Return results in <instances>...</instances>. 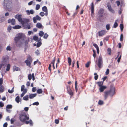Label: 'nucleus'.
I'll use <instances>...</instances> for the list:
<instances>
[{"mask_svg": "<svg viewBox=\"0 0 127 127\" xmlns=\"http://www.w3.org/2000/svg\"><path fill=\"white\" fill-rule=\"evenodd\" d=\"M29 115H27L24 112H22L20 115V121L23 122H25L26 124H29L28 121L26 120H29Z\"/></svg>", "mask_w": 127, "mask_h": 127, "instance_id": "f257e3e1", "label": "nucleus"}, {"mask_svg": "<svg viewBox=\"0 0 127 127\" xmlns=\"http://www.w3.org/2000/svg\"><path fill=\"white\" fill-rule=\"evenodd\" d=\"M21 39L25 41L26 38L25 35L22 33H19L17 34L16 36L14 38L15 42L17 43L18 41Z\"/></svg>", "mask_w": 127, "mask_h": 127, "instance_id": "f03ea898", "label": "nucleus"}, {"mask_svg": "<svg viewBox=\"0 0 127 127\" xmlns=\"http://www.w3.org/2000/svg\"><path fill=\"white\" fill-rule=\"evenodd\" d=\"M11 0H4V6L5 8L9 11H10L12 8Z\"/></svg>", "mask_w": 127, "mask_h": 127, "instance_id": "7ed1b4c3", "label": "nucleus"}, {"mask_svg": "<svg viewBox=\"0 0 127 127\" xmlns=\"http://www.w3.org/2000/svg\"><path fill=\"white\" fill-rule=\"evenodd\" d=\"M115 87H112L111 89L109 91H107L105 92V98L106 99L107 97V95L109 94L111 95H114L115 93Z\"/></svg>", "mask_w": 127, "mask_h": 127, "instance_id": "20e7f679", "label": "nucleus"}, {"mask_svg": "<svg viewBox=\"0 0 127 127\" xmlns=\"http://www.w3.org/2000/svg\"><path fill=\"white\" fill-rule=\"evenodd\" d=\"M103 64V59L101 55H100L97 59V65L99 68H100Z\"/></svg>", "mask_w": 127, "mask_h": 127, "instance_id": "39448f33", "label": "nucleus"}, {"mask_svg": "<svg viewBox=\"0 0 127 127\" xmlns=\"http://www.w3.org/2000/svg\"><path fill=\"white\" fill-rule=\"evenodd\" d=\"M9 57L6 56H3L2 58L1 61V62L4 64L6 65V63L8 61Z\"/></svg>", "mask_w": 127, "mask_h": 127, "instance_id": "423d86ee", "label": "nucleus"}, {"mask_svg": "<svg viewBox=\"0 0 127 127\" xmlns=\"http://www.w3.org/2000/svg\"><path fill=\"white\" fill-rule=\"evenodd\" d=\"M30 21V19L27 18H23V19L21 23L22 25L23 26L28 24Z\"/></svg>", "mask_w": 127, "mask_h": 127, "instance_id": "0eeeda50", "label": "nucleus"}, {"mask_svg": "<svg viewBox=\"0 0 127 127\" xmlns=\"http://www.w3.org/2000/svg\"><path fill=\"white\" fill-rule=\"evenodd\" d=\"M41 19V17L38 15L36 16L33 18V22L34 23H36L37 22V20L40 21Z\"/></svg>", "mask_w": 127, "mask_h": 127, "instance_id": "6e6552de", "label": "nucleus"}, {"mask_svg": "<svg viewBox=\"0 0 127 127\" xmlns=\"http://www.w3.org/2000/svg\"><path fill=\"white\" fill-rule=\"evenodd\" d=\"M15 18L18 19V21L20 22L21 23L23 19L22 18V15H17L15 16Z\"/></svg>", "mask_w": 127, "mask_h": 127, "instance_id": "1a4fd4ad", "label": "nucleus"}, {"mask_svg": "<svg viewBox=\"0 0 127 127\" xmlns=\"http://www.w3.org/2000/svg\"><path fill=\"white\" fill-rule=\"evenodd\" d=\"M107 5L109 10L112 13H114V11L112 8L110 3H107Z\"/></svg>", "mask_w": 127, "mask_h": 127, "instance_id": "9d476101", "label": "nucleus"}, {"mask_svg": "<svg viewBox=\"0 0 127 127\" xmlns=\"http://www.w3.org/2000/svg\"><path fill=\"white\" fill-rule=\"evenodd\" d=\"M8 23H10L12 25H14L15 24V20L14 19H9L8 20Z\"/></svg>", "mask_w": 127, "mask_h": 127, "instance_id": "9b49d317", "label": "nucleus"}, {"mask_svg": "<svg viewBox=\"0 0 127 127\" xmlns=\"http://www.w3.org/2000/svg\"><path fill=\"white\" fill-rule=\"evenodd\" d=\"M27 14L28 15H29L30 14H33L34 12V10L32 9H31L30 10H27L26 11Z\"/></svg>", "mask_w": 127, "mask_h": 127, "instance_id": "f8f14e48", "label": "nucleus"}, {"mask_svg": "<svg viewBox=\"0 0 127 127\" xmlns=\"http://www.w3.org/2000/svg\"><path fill=\"white\" fill-rule=\"evenodd\" d=\"M104 12V10L102 8L100 9L98 12V14L100 17H102Z\"/></svg>", "mask_w": 127, "mask_h": 127, "instance_id": "ddd939ff", "label": "nucleus"}, {"mask_svg": "<svg viewBox=\"0 0 127 127\" xmlns=\"http://www.w3.org/2000/svg\"><path fill=\"white\" fill-rule=\"evenodd\" d=\"M42 10L46 13V16H47L48 14L47 8L46 6H44L42 8Z\"/></svg>", "mask_w": 127, "mask_h": 127, "instance_id": "4468645a", "label": "nucleus"}, {"mask_svg": "<svg viewBox=\"0 0 127 127\" xmlns=\"http://www.w3.org/2000/svg\"><path fill=\"white\" fill-rule=\"evenodd\" d=\"M106 88V87L105 86H103L99 88V90L100 92H103L104 90Z\"/></svg>", "mask_w": 127, "mask_h": 127, "instance_id": "2eb2a0df", "label": "nucleus"}, {"mask_svg": "<svg viewBox=\"0 0 127 127\" xmlns=\"http://www.w3.org/2000/svg\"><path fill=\"white\" fill-rule=\"evenodd\" d=\"M94 5L93 3L92 2L91 4V16H93L94 15Z\"/></svg>", "mask_w": 127, "mask_h": 127, "instance_id": "dca6fc26", "label": "nucleus"}, {"mask_svg": "<svg viewBox=\"0 0 127 127\" xmlns=\"http://www.w3.org/2000/svg\"><path fill=\"white\" fill-rule=\"evenodd\" d=\"M37 95L36 94H29V97L30 99H32L35 97Z\"/></svg>", "mask_w": 127, "mask_h": 127, "instance_id": "f3484780", "label": "nucleus"}, {"mask_svg": "<svg viewBox=\"0 0 127 127\" xmlns=\"http://www.w3.org/2000/svg\"><path fill=\"white\" fill-rule=\"evenodd\" d=\"M106 32L105 30L101 31L99 32V36H102L104 35Z\"/></svg>", "mask_w": 127, "mask_h": 127, "instance_id": "a211bd4d", "label": "nucleus"}, {"mask_svg": "<svg viewBox=\"0 0 127 127\" xmlns=\"http://www.w3.org/2000/svg\"><path fill=\"white\" fill-rule=\"evenodd\" d=\"M23 27L26 29H29L31 28L30 25L29 24H28V23L23 26Z\"/></svg>", "mask_w": 127, "mask_h": 127, "instance_id": "6ab92c4d", "label": "nucleus"}, {"mask_svg": "<svg viewBox=\"0 0 127 127\" xmlns=\"http://www.w3.org/2000/svg\"><path fill=\"white\" fill-rule=\"evenodd\" d=\"M36 27L39 29L42 28L43 27L42 25L39 23H37Z\"/></svg>", "mask_w": 127, "mask_h": 127, "instance_id": "aec40b11", "label": "nucleus"}, {"mask_svg": "<svg viewBox=\"0 0 127 127\" xmlns=\"http://www.w3.org/2000/svg\"><path fill=\"white\" fill-rule=\"evenodd\" d=\"M103 83V82H98L96 83V84H97L99 88L103 86L102 85Z\"/></svg>", "mask_w": 127, "mask_h": 127, "instance_id": "412c9836", "label": "nucleus"}, {"mask_svg": "<svg viewBox=\"0 0 127 127\" xmlns=\"http://www.w3.org/2000/svg\"><path fill=\"white\" fill-rule=\"evenodd\" d=\"M21 28V26L19 25H16L12 27L13 29H20Z\"/></svg>", "mask_w": 127, "mask_h": 127, "instance_id": "4be33fe9", "label": "nucleus"}, {"mask_svg": "<svg viewBox=\"0 0 127 127\" xmlns=\"http://www.w3.org/2000/svg\"><path fill=\"white\" fill-rule=\"evenodd\" d=\"M15 100L17 103H19L20 101L19 96H17L15 98Z\"/></svg>", "mask_w": 127, "mask_h": 127, "instance_id": "5701e85b", "label": "nucleus"}, {"mask_svg": "<svg viewBox=\"0 0 127 127\" xmlns=\"http://www.w3.org/2000/svg\"><path fill=\"white\" fill-rule=\"evenodd\" d=\"M4 87L3 86H0V93H2L3 92L4 90Z\"/></svg>", "mask_w": 127, "mask_h": 127, "instance_id": "b1692460", "label": "nucleus"}, {"mask_svg": "<svg viewBox=\"0 0 127 127\" xmlns=\"http://www.w3.org/2000/svg\"><path fill=\"white\" fill-rule=\"evenodd\" d=\"M13 69L14 71H18L20 70L19 68L18 67H16L15 66H13Z\"/></svg>", "mask_w": 127, "mask_h": 127, "instance_id": "393cba45", "label": "nucleus"}, {"mask_svg": "<svg viewBox=\"0 0 127 127\" xmlns=\"http://www.w3.org/2000/svg\"><path fill=\"white\" fill-rule=\"evenodd\" d=\"M25 62L26 63L27 65L30 66L32 62L28 61V60H26L25 61Z\"/></svg>", "mask_w": 127, "mask_h": 127, "instance_id": "a878e982", "label": "nucleus"}, {"mask_svg": "<svg viewBox=\"0 0 127 127\" xmlns=\"http://www.w3.org/2000/svg\"><path fill=\"white\" fill-rule=\"evenodd\" d=\"M71 58L69 57H68V62L70 66L71 65Z\"/></svg>", "mask_w": 127, "mask_h": 127, "instance_id": "bb28decb", "label": "nucleus"}, {"mask_svg": "<svg viewBox=\"0 0 127 127\" xmlns=\"http://www.w3.org/2000/svg\"><path fill=\"white\" fill-rule=\"evenodd\" d=\"M12 48L9 45L6 48V49L7 51H10L11 50Z\"/></svg>", "mask_w": 127, "mask_h": 127, "instance_id": "cd10ccee", "label": "nucleus"}, {"mask_svg": "<svg viewBox=\"0 0 127 127\" xmlns=\"http://www.w3.org/2000/svg\"><path fill=\"white\" fill-rule=\"evenodd\" d=\"M29 99V96L28 95L25 96L23 97V99L25 100H27Z\"/></svg>", "mask_w": 127, "mask_h": 127, "instance_id": "c85d7f7f", "label": "nucleus"}, {"mask_svg": "<svg viewBox=\"0 0 127 127\" xmlns=\"http://www.w3.org/2000/svg\"><path fill=\"white\" fill-rule=\"evenodd\" d=\"M33 39L35 41L37 40L38 41H39L40 40L38 39V37L36 36H33Z\"/></svg>", "mask_w": 127, "mask_h": 127, "instance_id": "c756f323", "label": "nucleus"}, {"mask_svg": "<svg viewBox=\"0 0 127 127\" xmlns=\"http://www.w3.org/2000/svg\"><path fill=\"white\" fill-rule=\"evenodd\" d=\"M39 15L41 16H44L45 15L46 16V13H44L43 12H41L39 13Z\"/></svg>", "mask_w": 127, "mask_h": 127, "instance_id": "7c9ffc66", "label": "nucleus"}, {"mask_svg": "<svg viewBox=\"0 0 127 127\" xmlns=\"http://www.w3.org/2000/svg\"><path fill=\"white\" fill-rule=\"evenodd\" d=\"M44 34V32L42 31H40L39 33V35L40 36H42Z\"/></svg>", "mask_w": 127, "mask_h": 127, "instance_id": "2f4dec72", "label": "nucleus"}, {"mask_svg": "<svg viewBox=\"0 0 127 127\" xmlns=\"http://www.w3.org/2000/svg\"><path fill=\"white\" fill-rule=\"evenodd\" d=\"M12 107V106L11 105L9 104L6 106V108L7 109H11Z\"/></svg>", "mask_w": 127, "mask_h": 127, "instance_id": "473e14b6", "label": "nucleus"}, {"mask_svg": "<svg viewBox=\"0 0 127 127\" xmlns=\"http://www.w3.org/2000/svg\"><path fill=\"white\" fill-rule=\"evenodd\" d=\"M10 65L9 64H8L7 65V68L6 69V70L7 71H9V70L10 68Z\"/></svg>", "mask_w": 127, "mask_h": 127, "instance_id": "72a5a7b5", "label": "nucleus"}, {"mask_svg": "<svg viewBox=\"0 0 127 127\" xmlns=\"http://www.w3.org/2000/svg\"><path fill=\"white\" fill-rule=\"evenodd\" d=\"M14 87H13L11 90L9 89L8 90V92L9 93L11 94L12 93L14 92Z\"/></svg>", "mask_w": 127, "mask_h": 127, "instance_id": "f704fd0d", "label": "nucleus"}, {"mask_svg": "<svg viewBox=\"0 0 127 127\" xmlns=\"http://www.w3.org/2000/svg\"><path fill=\"white\" fill-rule=\"evenodd\" d=\"M37 92L38 94H41L42 93V91L41 89H39L37 91Z\"/></svg>", "mask_w": 127, "mask_h": 127, "instance_id": "c9c22d12", "label": "nucleus"}, {"mask_svg": "<svg viewBox=\"0 0 127 127\" xmlns=\"http://www.w3.org/2000/svg\"><path fill=\"white\" fill-rule=\"evenodd\" d=\"M40 6L39 4H37L36 5L35 7V9L36 10H38L40 8Z\"/></svg>", "mask_w": 127, "mask_h": 127, "instance_id": "e433bc0d", "label": "nucleus"}, {"mask_svg": "<svg viewBox=\"0 0 127 127\" xmlns=\"http://www.w3.org/2000/svg\"><path fill=\"white\" fill-rule=\"evenodd\" d=\"M94 75H95L94 77L95 79V80H96L98 78V76L97 75V73H95L94 74Z\"/></svg>", "mask_w": 127, "mask_h": 127, "instance_id": "4c0bfd02", "label": "nucleus"}, {"mask_svg": "<svg viewBox=\"0 0 127 127\" xmlns=\"http://www.w3.org/2000/svg\"><path fill=\"white\" fill-rule=\"evenodd\" d=\"M11 26H9L7 28V30L9 32H10L11 30Z\"/></svg>", "mask_w": 127, "mask_h": 127, "instance_id": "58836bf2", "label": "nucleus"}, {"mask_svg": "<svg viewBox=\"0 0 127 127\" xmlns=\"http://www.w3.org/2000/svg\"><path fill=\"white\" fill-rule=\"evenodd\" d=\"M4 20L5 19L4 17L0 18V23L3 22L4 21Z\"/></svg>", "mask_w": 127, "mask_h": 127, "instance_id": "ea45409f", "label": "nucleus"}, {"mask_svg": "<svg viewBox=\"0 0 127 127\" xmlns=\"http://www.w3.org/2000/svg\"><path fill=\"white\" fill-rule=\"evenodd\" d=\"M27 60H28V61H30L31 62H32V58L30 56L27 59Z\"/></svg>", "mask_w": 127, "mask_h": 127, "instance_id": "a19ab883", "label": "nucleus"}, {"mask_svg": "<svg viewBox=\"0 0 127 127\" xmlns=\"http://www.w3.org/2000/svg\"><path fill=\"white\" fill-rule=\"evenodd\" d=\"M32 76L31 74H29L28 76V79L30 81L32 79Z\"/></svg>", "mask_w": 127, "mask_h": 127, "instance_id": "79ce46f5", "label": "nucleus"}, {"mask_svg": "<svg viewBox=\"0 0 127 127\" xmlns=\"http://www.w3.org/2000/svg\"><path fill=\"white\" fill-rule=\"evenodd\" d=\"M120 27L121 29V30L122 32L124 28L123 25V24H120Z\"/></svg>", "mask_w": 127, "mask_h": 127, "instance_id": "37998d69", "label": "nucleus"}, {"mask_svg": "<svg viewBox=\"0 0 127 127\" xmlns=\"http://www.w3.org/2000/svg\"><path fill=\"white\" fill-rule=\"evenodd\" d=\"M107 51H108V54L109 55H110L111 54V49L110 48H108L107 50Z\"/></svg>", "mask_w": 127, "mask_h": 127, "instance_id": "c03bdc74", "label": "nucleus"}, {"mask_svg": "<svg viewBox=\"0 0 127 127\" xmlns=\"http://www.w3.org/2000/svg\"><path fill=\"white\" fill-rule=\"evenodd\" d=\"M106 27L107 30H109L110 29V25L109 24L107 25L106 26Z\"/></svg>", "mask_w": 127, "mask_h": 127, "instance_id": "a18cd8bd", "label": "nucleus"}, {"mask_svg": "<svg viewBox=\"0 0 127 127\" xmlns=\"http://www.w3.org/2000/svg\"><path fill=\"white\" fill-rule=\"evenodd\" d=\"M35 53L37 55H39L40 54V52L39 50H37L35 51Z\"/></svg>", "mask_w": 127, "mask_h": 127, "instance_id": "49530a36", "label": "nucleus"}, {"mask_svg": "<svg viewBox=\"0 0 127 127\" xmlns=\"http://www.w3.org/2000/svg\"><path fill=\"white\" fill-rule=\"evenodd\" d=\"M39 104V103L38 102H34L32 104V105H38Z\"/></svg>", "mask_w": 127, "mask_h": 127, "instance_id": "de8ad7c7", "label": "nucleus"}, {"mask_svg": "<svg viewBox=\"0 0 127 127\" xmlns=\"http://www.w3.org/2000/svg\"><path fill=\"white\" fill-rule=\"evenodd\" d=\"M109 69H107L105 72V74L106 75H107L109 74Z\"/></svg>", "mask_w": 127, "mask_h": 127, "instance_id": "09e8293b", "label": "nucleus"}, {"mask_svg": "<svg viewBox=\"0 0 127 127\" xmlns=\"http://www.w3.org/2000/svg\"><path fill=\"white\" fill-rule=\"evenodd\" d=\"M123 35L122 34H121L120 36V40L121 41H122L123 40Z\"/></svg>", "mask_w": 127, "mask_h": 127, "instance_id": "8fccbe9b", "label": "nucleus"}, {"mask_svg": "<svg viewBox=\"0 0 127 127\" xmlns=\"http://www.w3.org/2000/svg\"><path fill=\"white\" fill-rule=\"evenodd\" d=\"M25 86L24 85H22L21 87V91H23V90L24 89Z\"/></svg>", "mask_w": 127, "mask_h": 127, "instance_id": "3c124183", "label": "nucleus"}, {"mask_svg": "<svg viewBox=\"0 0 127 127\" xmlns=\"http://www.w3.org/2000/svg\"><path fill=\"white\" fill-rule=\"evenodd\" d=\"M29 123H30V125L31 126H32L33 125V122L32 120H29Z\"/></svg>", "mask_w": 127, "mask_h": 127, "instance_id": "603ef678", "label": "nucleus"}, {"mask_svg": "<svg viewBox=\"0 0 127 127\" xmlns=\"http://www.w3.org/2000/svg\"><path fill=\"white\" fill-rule=\"evenodd\" d=\"M5 66V65L4 64L1 62V64H0V69L2 66Z\"/></svg>", "mask_w": 127, "mask_h": 127, "instance_id": "864d4df0", "label": "nucleus"}, {"mask_svg": "<svg viewBox=\"0 0 127 127\" xmlns=\"http://www.w3.org/2000/svg\"><path fill=\"white\" fill-rule=\"evenodd\" d=\"M41 42H39L37 43V47H39L41 45Z\"/></svg>", "mask_w": 127, "mask_h": 127, "instance_id": "5fc2aeb1", "label": "nucleus"}, {"mask_svg": "<svg viewBox=\"0 0 127 127\" xmlns=\"http://www.w3.org/2000/svg\"><path fill=\"white\" fill-rule=\"evenodd\" d=\"M48 36V35L47 34V33H45L44 34L43 37L45 38L46 39Z\"/></svg>", "mask_w": 127, "mask_h": 127, "instance_id": "6e6d98bb", "label": "nucleus"}, {"mask_svg": "<svg viewBox=\"0 0 127 127\" xmlns=\"http://www.w3.org/2000/svg\"><path fill=\"white\" fill-rule=\"evenodd\" d=\"M118 26L117 23L115 22L114 25V28H116Z\"/></svg>", "mask_w": 127, "mask_h": 127, "instance_id": "4d7b16f0", "label": "nucleus"}, {"mask_svg": "<svg viewBox=\"0 0 127 127\" xmlns=\"http://www.w3.org/2000/svg\"><path fill=\"white\" fill-rule=\"evenodd\" d=\"M15 120L14 118L12 119L11 120V124H13L14 122L15 121Z\"/></svg>", "mask_w": 127, "mask_h": 127, "instance_id": "13d9d810", "label": "nucleus"}, {"mask_svg": "<svg viewBox=\"0 0 127 127\" xmlns=\"http://www.w3.org/2000/svg\"><path fill=\"white\" fill-rule=\"evenodd\" d=\"M93 45L96 48V49L99 48L98 46L96 44H93Z\"/></svg>", "mask_w": 127, "mask_h": 127, "instance_id": "bf43d9fd", "label": "nucleus"}, {"mask_svg": "<svg viewBox=\"0 0 127 127\" xmlns=\"http://www.w3.org/2000/svg\"><path fill=\"white\" fill-rule=\"evenodd\" d=\"M28 34L29 35H30L31 34H33V33L32 31H28Z\"/></svg>", "mask_w": 127, "mask_h": 127, "instance_id": "052dcab7", "label": "nucleus"}, {"mask_svg": "<svg viewBox=\"0 0 127 127\" xmlns=\"http://www.w3.org/2000/svg\"><path fill=\"white\" fill-rule=\"evenodd\" d=\"M4 104L3 102H0V107H3L4 106Z\"/></svg>", "mask_w": 127, "mask_h": 127, "instance_id": "680f3d73", "label": "nucleus"}, {"mask_svg": "<svg viewBox=\"0 0 127 127\" xmlns=\"http://www.w3.org/2000/svg\"><path fill=\"white\" fill-rule=\"evenodd\" d=\"M9 109L6 108V111L8 113H10L11 111V110H10Z\"/></svg>", "mask_w": 127, "mask_h": 127, "instance_id": "e2e57ef3", "label": "nucleus"}, {"mask_svg": "<svg viewBox=\"0 0 127 127\" xmlns=\"http://www.w3.org/2000/svg\"><path fill=\"white\" fill-rule=\"evenodd\" d=\"M3 81L2 79L1 78H0V85H1L3 83Z\"/></svg>", "mask_w": 127, "mask_h": 127, "instance_id": "0e129e2a", "label": "nucleus"}, {"mask_svg": "<svg viewBox=\"0 0 127 127\" xmlns=\"http://www.w3.org/2000/svg\"><path fill=\"white\" fill-rule=\"evenodd\" d=\"M89 65H90V63H89V62H88L87 63H86V65H85L87 67H88L89 66Z\"/></svg>", "mask_w": 127, "mask_h": 127, "instance_id": "69168bd1", "label": "nucleus"}, {"mask_svg": "<svg viewBox=\"0 0 127 127\" xmlns=\"http://www.w3.org/2000/svg\"><path fill=\"white\" fill-rule=\"evenodd\" d=\"M33 3H34L33 1H30V2H29L28 3V4L29 5H31L32 4H33Z\"/></svg>", "mask_w": 127, "mask_h": 127, "instance_id": "338daca9", "label": "nucleus"}, {"mask_svg": "<svg viewBox=\"0 0 127 127\" xmlns=\"http://www.w3.org/2000/svg\"><path fill=\"white\" fill-rule=\"evenodd\" d=\"M7 122L4 123L3 125V127H7Z\"/></svg>", "mask_w": 127, "mask_h": 127, "instance_id": "774afa93", "label": "nucleus"}]
</instances>
